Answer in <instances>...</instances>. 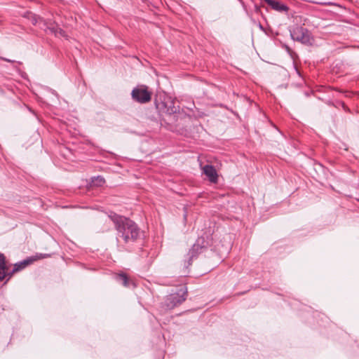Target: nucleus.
I'll return each mask as SVG.
<instances>
[{
    "label": "nucleus",
    "instance_id": "9",
    "mask_svg": "<svg viewBox=\"0 0 359 359\" xmlns=\"http://www.w3.org/2000/svg\"><path fill=\"white\" fill-rule=\"evenodd\" d=\"M166 108V112L169 114H173L179 111V106H175L173 100H170L164 103Z\"/></svg>",
    "mask_w": 359,
    "mask_h": 359
},
{
    "label": "nucleus",
    "instance_id": "10",
    "mask_svg": "<svg viewBox=\"0 0 359 359\" xmlns=\"http://www.w3.org/2000/svg\"><path fill=\"white\" fill-rule=\"evenodd\" d=\"M116 279L117 281L121 283V284L125 287H128L130 284V280L128 276L125 273H119L116 275Z\"/></svg>",
    "mask_w": 359,
    "mask_h": 359
},
{
    "label": "nucleus",
    "instance_id": "2",
    "mask_svg": "<svg viewBox=\"0 0 359 359\" xmlns=\"http://www.w3.org/2000/svg\"><path fill=\"white\" fill-rule=\"evenodd\" d=\"M187 293V290L181 288L177 292L168 295L161 302V308L164 311L173 309L185 301Z\"/></svg>",
    "mask_w": 359,
    "mask_h": 359
},
{
    "label": "nucleus",
    "instance_id": "8",
    "mask_svg": "<svg viewBox=\"0 0 359 359\" xmlns=\"http://www.w3.org/2000/svg\"><path fill=\"white\" fill-rule=\"evenodd\" d=\"M265 3H266L269 6L271 7L273 10L278 12H287L288 7L282 4L280 1L277 0H263Z\"/></svg>",
    "mask_w": 359,
    "mask_h": 359
},
{
    "label": "nucleus",
    "instance_id": "5",
    "mask_svg": "<svg viewBox=\"0 0 359 359\" xmlns=\"http://www.w3.org/2000/svg\"><path fill=\"white\" fill-rule=\"evenodd\" d=\"M203 173L208 178L212 183H216L218 180V175L215 168L211 165H205L203 167Z\"/></svg>",
    "mask_w": 359,
    "mask_h": 359
},
{
    "label": "nucleus",
    "instance_id": "12",
    "mask_svg": "<svg viewBox=\"0 0 359 359\" xmlns=\"http://www.w3.org/2000/svg\"><path fill=\"white\" fill-rule=\"evenodd\" d=\"M105 182L104 179L101 176H97L92 179V184L93 186L101 187Z\"/></svg>",
    "mask_w": 359,
    "mask_h": 359
},
{
    "label": "nucleus",
    "instance_id": "7",
    "mask_svg": "<svg viewBox=\"0 0 359 359\" xmlns=\"http://www.w3.org/2000/svg\"><path fill=\"white\" fill-rule=\"evenodd\" d=\"M6 276L10 278L12 275L6 265V257L4 254H0V280H3Z\"/></svg>",
    "mask_w": 359,
    "mask_h": 359
},
{
    "label": "nucleus",
    "instance_id": "6",
    "mask_svg": "<svg viewBox=\"0 0 359 359\" xmlns=\"http://www.w3.org/2000/svg\"><path fill=\"white\" fill-rule=\"evenodd\" d=\"M201 239H198L196 243L193 245L192 248L190 249L188 256L189 257L188 265L191 264L192 259L196 257L199 253L202 252L204 246H203L201 243Z\"/></svg>",
    "mask_w": 359,
    "mask_h": 359
},
{
    "label": "nucleus",
    "instance_id": "3",
    "mask_svg": "<svg viewBox=\"0 0 359 359\" xmlns=\"http://www.w3.org/2000/svg\"><path fill=\"white\" fill-rule=\"evenodd\" d=\"M290 36L294 41L304 44H311L312 39L309 30L302 26L296 25L290 29Z\"/></svg>",
    "mask_w": 359,
    "mask_h": 359
},
{
    "label": "nucleus",
    "instance_id": "11",
    "mask_svg": "<svg viewBox=\"0 0 359 359\" xmlns=\"http://www.w3.org/2000/svg\"><path fill=\"white\" fill-rule=\"evenodd\" d=\"M29 264V261L27 260H24L23 262H19V263H16L15 265H14V267H13V269L12 270L11 272V275L13 276V274L15 272H18L22 269H23L27 265H28Z\"/></svg>",
    "mask_w": 359,
    "mask_h": 359
},
{
    "label": "nucleus",
    "instance_id": "4",
    "mask_svg": "<svg viewBox=\"0 0 359 359\" xmlns=\"http://www.w3.org/2000/svg\"><path fill=\"white\" fill-rule=\"evenodd\" d=\"M131 96L135 101L143 104L151 100V93L148 90L146 86H141L132 90Z\"/></svg>",
    "mask_w": 359,
    "mask_h": 359
},
{
    "label": "nucleus",
    "instance_id": "1",
    "mask_svg": "<svg viewBox=\"0 0 359 359\" xmlns=\"http://www.w3.org/2000/svg\"><path fill=\"white\" fill-rule=\"evenodd\" d=\"M109 217L118 232V240L122 238L124 243H127L134 242L139 238L140 229L133 221L115 213L111 214Z\"/></svg>",
    "mask_w": 359,
    "mask_h": 359
},
{
    "label": "nucleus",
    "instance_id": "13",
    "mask_svg": "<svg viewBox=\"0 0 359 359\" xmlns=\"http://www.w3.org/2000/svg\"><path fill=\"white\" fill-rule=\"evenodd\" d=\"M0 59L2 60H4V61L8 62H15L14 60H11L7 59L6 57H0Z\"/></svg>",
    "mask_w": 359,
    "mask_h": 359
}]
</instances>
